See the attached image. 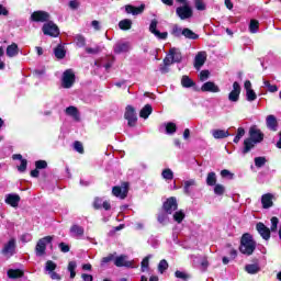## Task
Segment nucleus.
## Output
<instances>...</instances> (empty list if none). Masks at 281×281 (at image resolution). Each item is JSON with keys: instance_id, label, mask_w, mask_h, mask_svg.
<instances>
[{"instance_id": "nucleus-46", "label": "nucleus", "mask_w": 281, "mask_h": 281, "mask_svg": "<svg viewBox=\"0 0 281 281\" xmlns=\"http://www.w3.org/2000/svg\"><path fill=\"white\" fill-rule=\"evenodd\" d=\"M246 98L248 100V102H254V100H256L257 95L256 92L252 90H246Z\"/></svg>"}, {"instance_id": "nucleus-59", "label": "nucleus", "mask_w": 281, "mask_h": 281, "mask_svg": "<svg viewBox=\"0 0 281 281\" xmlns=\"http://www.w3.org/2000/svg\"><path fill=\"white\" fill-rule=\"evenodd\" d=\"M278 223H279L278 217H272L271 218V232H277L278 231Z\"/></svg>"}, {"instance_id": "nucleus-11", "label": "nucleus", "mask_w": 281, "mask_h": 281, "mask_svg": "<svg viewBox=\"0 0 281 281\" xmlns=\"http://www.w3.org/2000/svg\"><path fill=\"white\" fill-rule=\"evenodd\" d=\"M31 21L35 23H45L49 21V14L46 11H35L31 14Z\"/></svg>"}, {"instance_id": "nucleus-2", "label": "nucleus", "mask_w": 281, "mask_h": 281, "mask_svg": "<svg viewBox=\"0 0 281 281\" xmlns=\"http://www.w3.org/2000/svg\"><path fill=\"white\" fill-rule=\"evenodd\" d=\"M239 251L245 256H251V254L256 251V241L254 240L251 234L245 233L241 236Z\"/></svg>"}, {"instance_id": "nucleus-3", "label": "nucleus", "mask_w": 281, "mask_h": 281, "mask_svg": "<svg viewBox=\"0 0 281 281\" xmlns=\"http://www.w3.org/2000/svg\"><path fill=\"white\" fill-rule=\"evenodd\" d=\"M52 240H54L53 236H46L41 239H38L36 246H35V254L38 257L45 256V251L47 249V245L52 244Z\"/></svg>"}, {"instance_id": "nucleus-41", "label": "nucleus", "mask_w": 281, "mask_h": 281, "mask_svg": "<svg viewBox=\"0 0 281 281\" xmlns=\"http://www.w3.org/2000/svg\"><path fill=\"white\" fill-rule=\"evenodd\" d=\"M214 194H217L218 196H223V194H225V187L223 184H215Z\"/></svg>"}, {"instance_id": "nucleus-64", "label": "nucleus", "mask_w": 281, "mask_h": 281, "mask_svg": "<svg viewBox=\"0 0 281 281\" xmlns=\"http://www.w3.org/2000/svg\"><path fill=\"white\" fill-rule=\"evenodd\" d=\"M83 281H93V276L83 273L81 274Z\"/></svg>"}, {"instance_id": "nucleus-47", "label": "nucleus", "mask_w": 281, "mask_h": 281, "mask_svg": "<svg viewBox=\"0 0 281 281\" xmlns=\"http://www.w3.org/2000/svg\"><path fill=\"white\" fill-rule=\"evenodd\" d=\"M265 164H267V159H265V157L255 158V166L257 168H262V166H265Z\"/></svg>"}, {"instance_id": "nucleus-26", "label": "nucleus", "mask_w": 281, "mask_h": 281, "mask_svg": "<svg viewBox=\"0 0 281 281\" xmlns=\"http://www.w3.org/2000/svg\"><path fill=\"white\" fill-rule=\"evenodd\" d=\"M212 136L214 139H225V137H229V131L227 130H213Z\"/></svg>"}, {"instance_id": "nucleus-61", "label": "nucleus", "mask_w": 281, "mask_h": 281, "mask_svg": "<svg viewBox=\"0 0 281 281\" xmlns=\"http://www.w3.org/2000/svg\"><path fill=\"white\" fill-rule=\"evenodd\" d=\"M59 249L63 254H69V245L65 244V243H60L59 244Z\"/></svg>"}, {"instance_id": "nucleus-56", "label": "nucleus", "mask_w": 281, "mask_h": 281, "mask_svg": "<svg viewBox=\"0 0 281 281\" xmlns=\"http://www.w3.org/2000/svg\"><path fill=\"white\" fill-rule=\"evenodd\" d=\"M207 78H210V71L209 70H202L200 72L201 82H205V80H207Z\"/></svg>"}, {"instance_id": "nucleus-39", "label": "nucleus", "mask_w": 281, "mask_h": 281, "mask_svg": "<svg viewBox=\"0 0 281 281\" xmlns=\"http://www.w3.org/2000/svg\"><path fill=\"white\" fill-rule=\"evenodd\" d=\"M54 54L56 58L63 59L65 58V48H63V46L59 45L55 48Z\"/></svg>"}, {"instance_id": "nucleus-52", "label": "nucleus", "mask_w": 281, "mask_h": 281, "mask_svg": "<svg viewBox=\"0 0 281 281\" xmlns=\"http://www.w3.org/2000/svg\"><path fill=\"white\" fill-rule=\"evenodd\" d=\"M74 148L77 153H80V155H82V153H85V147L82 146V143L80 142H75L74 144Z\"/></svg>"}, {"instance_id": "nucleus-55", "label": "nucleus", "mask_w": 281, "mask_h": 281, "mask_svg": "<svg viewBox=\"0 0 281 281\" xmlns=\"http://www.w3.org/2000/svg\"><path fill=\"white\" fill-rule=\"evenodd\" d=\"M37 170H44V168H47V161L45 160H38L35 162Z\"/></svg>"}, {"instance_id": "nucleus-28", "label": "nucleus", "mask_w": 281, "mask_h": 281, "mask_svg": "<svg viewBox=\"0 0 281 281\" xmlns=\"http://www.w3.org/2000/svg\"><path fill=\"white\" fill-rule=\"evenodd\" d=\"M66 115H70L77 122L80 120V113H78V108L70 105L66 109Z\"/></svg>"}, {"instance_id": "nucleus-37", "label": "nucleus", "mask_w": 281, "mask_h": 281, "mask_svg": "<svg viewBox=\"0 0 281 281\" xmlns=\"http://www.w3.org/2000/svg\"><path fill=\"white\" fill-rule=\"evenodd\" d=\"M171 34L172 36H176V38H179L181 36H183V29H181V26L179 25H173L172 30H171Z\"/></svg>"}, {"instance_id": "nucleus-54", "label": "nucleus", "mask_w": 281, "mask_h": 281, "mask_svg": "<svg viewBox=\"0 0 281 281\" xmlns=\"http://www.w3.org/2000/svg\"><path fill=\"white\" fill-rule=\"evenodd\" d=\"M87 54H100L102 52V48L100 46H95L94 48L86 47Z\"/></svg>"}, {"instance_id": "nucleus-50", "label": "nucleus", "mask_w": 281, "mask_h": 281, "mask_svg": "<svg viewBox=\"0 0 281 281\" xmlns=\"http://www.w3.org/2000/svg\"><path fill=\"white\" fill-rule=\"evenodd\" d=\"M221 177H223L224 179H234V173H232V171L227 170V169H223L221 171Z\"/></svg>"}, {"instance_id": "nucleus-34", "label": "nucleus", "mask_w": 281, "mask_h": 281, "mask_svg": "<svg viewBox=\"0 0 281 281\" xmlns=\"http://www.w3.org/2000/svg\"><path fill=\"white\" fill-rule=\"evenodd\" d=\"M161 177L162 179H166V181H172L175 179V172H172L171 169L167 168L162 170Z\"/></svg>"}, {"instance_id": "nucleus-24", "label": "nucleus", "mask_w": 281, "mask_h": 281, "mask_svg": "<svg viewBox=\"0 0 281 281\" xmlns=\"http://www.w3.org/2000/svg\"><path fill=\"white\" fill-rule=\"evenodd\" d=\"M195 186H196V180L194 179L186 180L183 182L184 194H188L190 196V194H192V188H194Z\"/></svg>"}, {"instance_id": "nucleus-62", "label": "nucleus", "mask_w": 281, "mask_h": 281, "mask_svg": "<svg viewBox=\"0 0 281 281\" xmlns=\"http://www.w3.org/2000/svg\"><path fill=\"white\" fill-rule=\"evenodd\" d=\"M175 276H176V278H179L180 280H188V274H186V272H181V271L177 270L175 272Z\"/></svg>"}, {"instance_id": "nucleus-51", "label": "nucleus", "mask_w": 281, "mask_h": 281, "mask_svg": "<svg viewBox=\"0 0 281 281\" xmlns=\"http://www.w3.org/2000/svg\"><path fill=\"white\" fill-rule=\"evenodd\" d=\"M194 4L195 9L199 11H203L206 8L205 2H203V0H194Z\"/></svg>"}, {"instance_id": "nucleus-38", "label": "nucleus", "mask_w": 281, "mask_h": 281, "mask_svg": "<svg viewBox=\"0 0 281 281\" xmlns=\"http://www.w3.org/2000/svg\"><path fill=\"white\" fill-rule=\"evenodd\" d=\"M260 27V23L257 20H251L249 24V32L256 34Z\"/></svg>"}, {"instance_id": "nucleus-1", "label": "nucleus", "mask_w": 281, "mask_h": 281, "mask_svg": "<svg viewBox=\"0 0 281 281\" xmlns=\"http://www.w3.org/2000/svg\"><path fill=\"white\" fill-rule=\"evenodd\" d=\"M262 139H265V134L257 126L250 127L249 137L244 140L243 155H247Z\"/></svg>"}, {"instance_id": "nucleus-21", "label": "nucleus", "mask_w": 281, "mask_h": 281, "mask_svg": "<svg viewBox=\"0 0 281 281\" xmlns=\"http://www.w3.org/2000/svg\"><path fill=\"white\" fill-rule=\"evenodd\" d=\"M70 236L74 238H82L85 236V228L78 224L70 227Z\"/></svg>"}, {"instance_id": "nucleus-42", "label": "nucleus", "mask_w": 281, "mask_h": 281, "mask_svg": "<svg viewBox=\"0 0 281 281\" xmlns=\"http://www.w3.org/2000/svg\"><path fill=\"white\" fill-rule=\"evenodd\" d=\"M263 86L268 88V91L270 93H276V91H278V86L276 85H271V82L263 80Z\"/></svg>"}, {"instance_id": "nucleus-45", "label": "nucleus", "mask_w": 281, "mask_h": 281, "mask_svg": "<svg viewBox=\"0 0 281 281\" xmlns=\"http://www.w3.org/2000/svg\"><path fill=\"white\" fill-rule=\"evenodd\" d=\"M166 132L168 135H172V133H177V125L175 123H168L166 125Z\"/></svg>"}, {"instance_id": "nucleus-49", "label": "nucleus", "mask_w": 281, "mask_h": 281, "mask_svg": "<svg viewBox=\"0 0 281 281\" xmlns=\"http://www.w3.org/2000/svg\"><path fill=\"white\" fill-rule=\"evenodd\" d=\"M75 41H76V45H77L78 47H85L86 40H85V37H83L82 35H77V36L75 37Z\"/></svg>"}, {"instance_id": "nucleus-10", "label": "nucleus", "mask_w": 281, "mask_h": 281, "mask_svg": "<svg viewBox=\"0 0 281 281\" xmlns=\"http://www.w3.org/2000/svg\"><path fill=\"white\" fill-rule=\"evenodd\" d=\"M113 196L117 199H124L128 194V182H124L122 187H113L112 189Z\"/></svg>"}, {"instance_id": "nucleus-4", "label": "nucleus", "mask_w": 281, "mask_h": 281, "mask_svg": "<svg viewBox=\"0 0 281 281\" xmlns=\"http://www.w3.org/2000/svg\"><path fill=\"white\" fill-rule=\"evenodd\" d=\"M176 14L181 21H186L188 19H192L194 11L190 4H182L176 9Z\"/></svg>"}, {"instance_id": "nucleus-18", "label": "nucleus", "mask_w": 281, "mask_h": 281, "mask_svg": "<svg viewBox=\"0 0 281 281\" xmlns=\"http://www.w3.org/2000/svg\"><path fill=\"white\" fill-rule=\"evenodd\" d=\"M256 228L258 234H260V236L263 238V240H269V238H271V229H269V227H266L262 223H258Z\"/></svg>"}, {"instance_id": "nucleus-30", "label": "nucleus", "mask_w": 281, "mask_h": 281, "mask_svg": "<svg viewBox=\"0 0 281 281\" xmlns=\"http://www.w3.org/2000/svg\"><path fill=\"white\" fill-rule=\"evenodd\" d=\"M153 113V106L150 104H146L139 112V117L144 120H148V116Z\"/></svg>"}, {"instance_id": "nucleus-31", "label": "nucleus", "mask_w": 281, "mask_h": 281, "mask_svg": "<svg viewBox=\"0 0 281 281\" xmlns=\"http://www.w3.org/2000/svg\"><path fill=\"white\" fill-rule=\"evenodd\" d=\"M245 271H247L248 273H250L251 276L259 273L260 271V266L258 263H250V265H246L245 267Z\"/></svg>"}, {"instance_id": "nucleus-12", "label": "nucleus", "mask_w": 281, "mask_h": 281, "mask_svg": "<svg viewBox=\"0 0 281 281\" xmlns=\"http://www.w3.org/2000/svg\"><path fill=\"white\" fill-rule=\"evenodd\" d=\"M149 32L159 38L160 41H166L168 38V32H159L157 30V20H153L149 25Z\"/></svg>"}, {"instance_id": "nucleus-33", "label": "nucleus", "mask_w": 281, "mask_h": 281, "mask_svg": "<svg viewBox=\"0 0 281 281\" xmlns=\"http://www.w3.org/2000/svg\"><path fill=\"white\" fill-rule=\"evenodd\" d=\"M119 27L123 31L131 30V27H133V21L128 19L122 20L119 22Z\"/></svg>"}, {"instance_id": "nucleus-53", "label": "nucleus", "mask_w": 281, "mask_h": 281, "mask_svg": "<svg viewBox=\"0 0 281 281\" xmlns=\"http://www.w3.org/2000/svg\"><path fill=\"white\" fill-rule=\"evenodd\" d=\"M149 260H150V255L143 259L140 263L143 272L146 271V269H148Z\"/></svg>"}, {"instance_id": "nucleus-19", "label": "nucleus", "mask_w": 281, "mask_h": 281, "mask_svg": "<svg viewBox=\"0 0 281 281\" xmlns=\"http://www.w3.org/2000/svg\"><path fill=\"white\" fill-rule=\"evenodd\" d=\"M201 91L203 92H210V93H218L221 91V88L213 81H207L201 87Z\"/></svg>"}, {"instance_id": "nucleus-44", "label": "nucleus", "mask_w": 281, "mask_h": 281, "mask_svg": "<svg viewBox=\"0 0 281 281\" xmlns=\"http://www.w3.org/2000/svg\"><path fill=\"white\" fill-rule=\"evenodd\" d=\"M45 269L46 271H49V273H53L54 271H56V262L52 260L46 261Z\"/></svg>"}, {"instance_id": "nucleus-57", "label": "nucleus", "mask_w": 281, "mask_h": 281, "mask_svg": "<svg viewBox=\"0 0 281 281\" xmlns=\"http://www.w3.org/2000/svg\"><path fill=\"white\" fill-rule=\"evenodd\" d=\"M19 172H25L27 170V160L22 159L21 165L18 167Z\"/></svg>"}, {"instance_id": "nucleus-15", "label": "nucleus", "mask_w": 281, "mask_h": 281, "mask_svg": "<svg viewBox=\"0 0 281 281\" xmlns=\"http://www.w3.org/2000/svg\"><path fill=\"white\" fill-rule=\"evenodd\" d=\"M114 265L115 267H126L133 269V261H128V257L126 255H121L116 258H114Z\"/></svg>"}, {"instance_id": "nucleus-32", "label": "nucleus", "mask_w": 281, "mask_h": 281, "mask_svg": "<svg viewBox=\"0 0 281 281\" xmlns=\"http://www.w3.org/2000/svg\"><path fill=\"white\" fill-rule=\"evenodd\" d=\"M8 278H11V280H16L19 278H23V271L19 270V269H10L8 271Z\"/></svg>"}, {"instance_id": "nucleus-36", "label": "nucleus", "mask_w": 281, "mask_h": 281, "mask_svg": "<svg viewBox=\"0 0 281 281\" xmlns=\"http://www.w3.org/2000/svg\"><path fill=\"white\" fill-rule=\"evenodd\" d=\"M206 184L211 187L216 184V173L214 171L207 173Z\"/></svg>"}, {"instance_id": "nucleus-17", "label": "nucleus", "mask_w": 281, "mask_h": 281, "mask_svg": "<svg viewBox=\"0 0 281 281\" xmlns=\"http://www.w3.org/2000/svg\"><path fill=\"white\" fill-rule=\"evenodd\" d=\"M131 52V44L128 42H117L114 45V54H126Z\"/></svg>"}, {"instance_id": "nucleus-48", "label": "nucleus", "mask_w": 281, "mask_h": 281, "mask_svg": "<svg viewBox=\"0 0 281 281\" xmlns=\"http://www.w3.org/2000/svg\"><path fill=\"white\" fill-rule=\"evenodd\" d=\"M167 269H168V261H166L165 259L160 260L158 265V271L160 273H164V271H166Z\"/></svg>"}, {"instance_id": "nucleus-14", "label": "nucleus", "mask_w": 281, "mask_h": 281, "mask_svg": "<svg viewBox=\"0 0 281 281\" xmlns=\"http://www.w3.org/2000/svg\"><path fill=\"white\" fill-rule=\"evenodd\" d=\"M229 102H238L240 100V83L235 81L233 83V90L228 94Z\"/></svg>"}, {"instance_id": "nucleus-43", "label": "nucleus", "mask_w": 281, "mask_h": 281, "mask_svg": "<svg viewBox=\"0 0 281 281\" xmlns=\"http://www.w3.org/2000/svg\"><path fill=\"white\" fill-rule=\"evenodd\" d=\"M157 221L160 223V225H166L168 223V215L166 213H159Z\"/></svg>"}, {"instance_id": "nucleus-22", "label": "nucleus", "mask_w": 281, "mask_h": 281, "mask_svg": "<svg viewBox=\"0 0 281 281\" xmlns=\"http://www.w3.org/2000/svg\"><path fill=\"white\" fill-rule=\"evenodd\" d=\"M4 201L8 205H11V207H19L21 196H19V194H8Z\"/></svg>"}, {"instance_id": "nucleus-29", "label": "nucleus", "mask_w": 281, "mask_h": 281, "mask_svg": "<svg viewBox=\"0 0 281 281\" xmlns=\"http://www.w3.org/2000/svg\"><path fill=\"white\" fill-rule=\"evenodd\" d=\"M183 36H184V38H189V41L199 40V34L194 33L192 30H190L188 27L183 29Z\"/></svg>"}, {"instance_id": "nucleus-9", "label": "nucleus", "mask_w": 281, "mask_h": 281, "mask_svg": "<svg viewBox=\"0 0 281 281\" xmlns=\"http://www.w3.org/2000/svg\"><path fill=\"white\" fill-rule=\"evenodd\" d=\"M124 117L127 120L128 126H135V124H137V114L135 113V108H133V105L126 106Z\"/></svg>"}, {"instance_id": "nucleus-8", "label": "nucleus", "mask_w": 281, "mask_h": 281, "mask_svg": "<svg viewBox=\"0 0 281 281\" xmlns=\"http://www.w3.org/2000/svg\"><path fill=\"white\" fill-rule=\"evenodd\" d=\"M42 32L46 36H53L54 38L60 34V30H58V26L54 22L45 23L42 27Z\"/></svg>"}, {"instance_id": "nucleus-20", "label": "nucleus", "mask_w": 281, "mask_h": 281, "mask_svg": "<svg viewBox=\"0 0 281 281\" xmlns=\"http://www.w3.org/2000/svg\"><path fill=\"white\" fill-rule=\"evenodd\" d=\"M261 204L265 210H269V207H273V194L266 193L261 196Z\"/></svg>"}, {"instance_id": "nucleus-6", "label": "nucleus", "mask_w": 281, "mask_h": 281, "mask_svg": "<svg viewBox=\"0 0 281 281\" xmlns=\"http://www.w3.org/2000/svg\"><path fill=\"white\" fill-rule=\"evenodd\" d=\"M74 82H76V75L74 70L68 69L63 74L61 78V87L64 89H71L74 87Z\"/></svg>"}, {"instance_id": "nucleus-40", "label": "nucleus", "mask_w": 281, "mask_h": 281, "mask_svg": "<svg viewBox=\"0 0 281 281\" xmlns=\"http://www.w3.org/2000/svg\"><path fill=\"white\" fill-rule=\"evenodd\" d=\"M183 218H186V213H183V211H177L173 214V220L176 223H182Z\"/></svg>"}, {"instance_id": "nucleus-16", "label": "nucleus", "mask_w": 281, "mask_h": 281, "mask_svg": "<svg viewBox=\"0 0 281 281\" xmlns=\"http://www.w3.org/2000/svg\"><path fill=\"white\" fill-rule=\"evenodd\" d=\"M205 60H207V53L199 52L194 58V67L198 71L203 65H205Z\"/></svg>"}, {"instance_id": "nucleus-60", "label": "nucleus", "mask_w": 281, "mask_h": 281, "mask_svg": "<svg viewBox=\"0 0 281 281\" xmlns=\"http://www.w3.org/2000/svg\"><path fill=\"white\" fill-rule=\"evenodd\" d=\"M111 260H115V255L111 254L108 257H103L101 265H106L108 262H111Z\"/></svg>"}, {"instance_id": "nucleus-5", "label": "nucleus", "mask_w": 281, "mask_h": 281, "mask_svg": "<svg viewBox=\"0 0 281 281\" xmlns=\"http://www.w3.org/2000/svg\"><path fill=\"white\" fill-rule=\"evenodd\" d=\"M2 256L5 258H12L16 254V238H11L8 240L1 250Z\"/></svg>"}, {"instance_id": "nucleus-58", "label": "nucleus", "mask_w": 281, "mask_h": 281, "mask_svg": "<svg viewBox=\"0 0 281 281\" xmlns=\"http://www.w3.org/2000/svg\"><path fill=\"white\" fill-rule=\"evenodd\" d=\"M103 203L104 202L102 201V199L95 198L94 203H93L94 210H100L102 207Z\"/></svg>"}, {"instance_id": "nucleus-25", "label": "nucleus", "mask_w": 281, "mask_h": 281, "mask_svg": "<svg viewBox=\"0 0 281 281\" xmlns=\"http://www.w3.org/2000/svg\"><path fill=\"white\" fill-rule=\"evenodd\" d=\"M125 11L127 14H133L134 16H137V14H142L144 12V5L140 7H133L131 4L125 5Z\"/></svg>"}, {"instance_id": "nucleus-63", "label": "nucleus", "mask_w": 281, "mask_h": 281, "mask_svg": "<svg viewBox=\"0 0 281 281\" xmlns=\"http://www.w3.org/2000/svg\"><path fill=\"white\" fill-rule=\"evenodd\" d=\"M22 243H30L32 240V235L30 234H24L21 236Z\"/></svg>"}, {"instance_id": "nucleus-35", "label": "nucleus", "mask_w": 281, "mask_h": 281, "mask_svg": "<svg viewBox=\"0 0 281 281\" xmlns=\"http://www.w3.org/2000/svg\"><path fill=\"white\" fill-rule=\"evenodd\" d=\"M181 85L186 89H190V87H194V81H192V79H190V77L183 76L181 79Z\"/></svg>"}, {"instance_id": "nucleus-13", "label": "nucleus", "mask_w": 281, "mask_h": 281, "mask_svg": "<svg viewBox=\"0 0 281 281\" xmlns=\"http://www.w3.org/2000/svg\"><path fill=\"white\" fill-rule=\"evenodd\" d=\"M177 207H179V204L177 203V198L175 196L167 199V201L164 203V210L167 212V214H172V212H176Z\"/></svg>"}, {"instance_id": "nucleus-23", "label": "nucleus", "mask_w": 281, "mask_h": 281, "mask_svg": "<svg viewBox=\"0 0 281 281\" xmlns=\"http://www.w3.org/2000/svg\"><path fill=\"white\" fill-rule=\"evenodd\" d=\"M266 124L270 131H278V119L274 115L270 114L266 119Z\"/></svg>"}, {"instance_id": "nucleus-27", "label": "nucleus", "mask_w": 281, "mask_h": 281, "mask_svg": "<svg viewBox=\"0 0 281 281\" xmlns=\"http://www.w3.org/2000/svg\"><path fill=\"white\" fill-rule=\"evenodd\" d=\"M7 56L9 58H14V56H19V45H16V43H12L7 47Z\"/></svg>"}, {"instance_id": "nucleus-7", "label": "nucleus", "mask_w": 281, "mask_h": 281, "mask_svg": "<svg viewBox=\"0 0 281 281\" xmlns=\"http://www.w3.org/2000/svg\"><path fill=\"white\" fill-rule=\"evenodd\" d=\"M181 52L177 48H171L169 54L164 59V65H172V63H181Z\"/></svg>"}]
</instances>
